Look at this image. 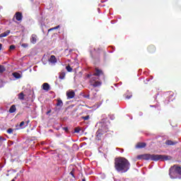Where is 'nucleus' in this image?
Segmentation results:
<instances>
[{
    "label": "nucleus",
    "instance_id": "1",
    "mask_svg": "<svg viewBox=\"0 0 181 181\" xmlns=\"http://www.w3.org/2000/svg\"><path fill=\"white\" fill-rule=\"evenodd\" d=\"M131 168V163L129 161L124 158L119 157L117 158L115 160V168L116 169L117 172L120 173H127V171Z\"/></svg>",
    "mask_w": 181,
    "mask_h": 181
},
{
    "label": "nucleus",
    "instance_id": "2",
    "mask_svg": "<svg viewBox=\"0 0 181 181\" xmlns=\"http://www.w3.org/2000/svg\"><path fill=\"white\" fill-rule=\"evenodd\" d=\"M139 158H142L144 160H170L172 157L170 156L165 155H159V154H144L143 156H139Z\"/></svg>",
    "mask_w": 181,
    "mask_h": 181
},
{
    "label": "nucleus",
    "instance_id": "3",
    "mask_svg": "<svg viewBox=\"0 0 181 181\" xmlns=\"http://www.w3.org/2000/svg\"><path fill=\"white\" fill-rule=\"evenodd\" d=\"M95 74L90 78V86H93V87H100L102 84L101 81L97 80H98V76L103 74V71L98 68H95Z\"/></svg>",
    "mask_w": 181,
    "mask_h": 181
},
{
    "label": "nucleus",
    "instance_id": "4",
    "mask_svg": "<svg viewBox=\"0 0 181 181\" xmlns=\"http://www.w3.org/2000/svg\"><path fill=\"white\" fill-rule=\"evenodd\" d=\"M169 175L171 179H181V167L176 165L171 167Z\"/></svg>",
    "mask_w": 181,
    "mask_h": 181
},
{
    "label": "nucleus",
    "instance_id": "5",
    "mask_svg": "<svg viewBox=\"0 0 181 181\" xmlns=\"http://www.w3.org/2000/svg\"><path fill=\"white\" fill-rule=\"evenodd\" d=\"M105 132H108V125H107V123L105 122H100V127L95 134L97 141H100L101 135H103V134H105Z\"/></svg>",
    "mask_w": 181,
    "mask_h": 181
},
{
    "label": "nucleus",
    "instance_id": "6",
    "mask_svg": "<svg viewBox=\"0 0 181 181\" xmlns=\"http://www.w3.org/2000/svg\"><path fill=\"white\" fill-rule=\"evenodd\" d=\"M30 43L33 45H36V42H37V35L36 34H33L30 37Z\"/></svg>",
    "mask_w": 181,
    "mask_h": 181
},
{
    "label": "nucleus",
    "instance_id": "7",
    "mask_svg": "<svg viewBox=\"0 0 181 181\" xmlns=\"http://www.w3.org/2000/svg\"><path fill=\"white\" fill-rule=\"evenodd\" d=\"M15 18H16V21H22V18H23V16H22V13L16 12L15 14Z\"/></svg>",
    "mask_w": 181,
    "mask_h": 181
},
{
    "label": "nucleus",
    "instance_id": "8",
    "mask_svg": "<svg viewBox=\"0 0 181 181\" xmlns=\"http://www.w3.org/2000/svg\"><path fill=\"white\" fill-rule=\"evenodd\" d=\"M66 95L68 98H74V95H76V93H74V91H68L66 92Z\"/></svg>",
    "mask_w": 181,
    "mask_h": 181
},
{
    "label": "nucleus",
    "instance_id": "9",
    "mask_svg": "<svg viewBox=\"0 0 181 181\" xmlns=\"http://www.w3.org/2000/svg\"><path fill=\"white\" fill-rule=\"evenodd\" d=\"M42 90H45V91H49V90H50V85L47 83H44L42 84Z\"/></svg>",
    "mask_w": 181,
    "mask_h": 181
},
{
    "label": "nucleus",
    "instance_id": "10",
    "mask_svg": "<svg viewBox=\"0 0 181 181\" xmlns=\"http://www.w3.org/2000/svg\"><path fill=\"white\" fill-rule=\"evenodd\" d=\"M49 62L50 63H57V59H56V57L54 55H52L49 59Z\"/></svg>",
    "mask_w": 181,
    "mask_h": 181
},
{
    "label": "nucleus",
    "instance_id": "11",
    "mask_svg": "<svg viewBox=\"0 0 181 181\" xmlns=\"http://www.w3.org/2000/svg\"><path fill=\"white\" fill-rule=\"evenodd\" d=\"M16 111V106L15 105H13L11 106L8 112H10V114H13V112H15Z\"/></svg>",
    "mask_w": 181,
    "mask_h": 181
},
{
    "label": "nucleus",
    "instance_id": "12",
    "mask_svg": "<svg viewBox=\"0 0 181 181\" xmlns=\"http://www.w3.org/2000/svg\"><path fill=\"white\" fill-rule=\"evenodd\" d=\"M18 100H21V101L25 100V94H23V92H21L18 95Z\"/></svg>",
    "mask_w": 181,
    "mask_h": 181
},
{
    "label": "nucleus",
    "instance_id": "13",
    "mask_svg": "<svg viewBox=\"0 0 181 181\" xmlns=\"http://www.w3.org/2000/svg\"><path fill=\"white\" fill-rule=\"evenodd\" d=\"M65 77H66V72L62 71L59 73V78H60V80H64Z\"/></svg>",
    "mask_w": 181,
    "mask_h": 181
},
{
    "label": "nucleus",
    "instance_id": "14",
    "mask_svg": "<svg viewBox=\"0 0 181 181\" xmlns=\"http://www.w3.org/2000/svg\"><path fill=\"white\" fill-rule=\"evenodd\" d=\"M177 144V141H173L172 140H167L165 141L166 145H176Z\"/></svg>",
    "mask_w": 181,
    "mask_h": 181
},
{
    "label": "nucleus",
    "instance_id": "15",
    "mask_svg": "<svg viewBox=\"0 0 181 181\" xmlns=\"http://www.w3.org/2000/svg\"><path fill=\"white\" fill-rule=\"evenodd\" d=\"M145 146H146V144H145V143H139L136 146V148H145Z\"/></svg>",
    "mask_w": 181,
    "mask_h": 181
},
{
    "label": "nucleus",
    "instance_id": "16",
    "mask_svg": "<svg viewBox=\"0 0 181 181\" xmlns=\"http://www.w3.org/2000/svg\"><path fill=\"white\" fill-rule=\"evenodd\" d=\"M9 33H11V30H7L6 32L1 33V37H6Z\"/></svg>",
    "mask_w": 181,
    "mask_h": 181
},
{
    "label": "nucleus",
    "instance_id": "17",
    "mask_svg": "<svg viewBox=\"0 0 181 181\" xmlns=\"http://www.w3.org/2000/svg\"><path fill=\"white\" fill-rule=\"evenodd\" d=\"M12 74L13 76L15 77V78H21V77H22V76H21V74L19 73L14 72Z\"/></svg>",
    "mask_w": 181,
    "mask_h": 181
},
{
    "label": "nucleus",
    "instance_id": "18",
    "mask_svg": "<svg viewBox=\"0 0 181 181\" xmlns=\"http://www.w3.org/2000/svg\"><path fill=\"white\" fill-rule=\"evenodd\" d=\"M148 50L150 53H153V52H155V46L151 45L148 47Z\"/></svg>",
    "mask_w": 181,
    "mask_h": 181
},
{
    "label": "nucleus",
    "instance_id": "19",
    "mask_svg": "<svg viewBox=\"0 0 181 181\" xmlns=\"http://www.w3.org/2000/svg\"><path fill=\"white\" fill-rule=\"evenodd\" d=\"M57 107H63V101L62 100H57Z\"/></svg>",
    "mask_w": 181,
    "mask_h": 181
},
{
    "label": "nucleus",
    "instance_id": "20",
    "mask_svg": "<svg viewBox=\"0 0 181 181\" xmlns=\"http://www.w3.org/2000/svg\"><path fill=\"white\" fill-rule=\"evenodd\" d=\"M5 141H6V139L0 136V146L2 145Z\"/></svg>",
    "mask_w": 181,
    "mask_h": 181
},
{
    "label": "nucleus",
    "instance_id": "21",
    "mask_svg": "<svg viewBox=\"0 0 181 181\" xmlns=\"http://www.w3.org/2000/svg\"><path fill=\"white\" fill-rule=\"evenodd\" d=\"M66 69L67 70V71H69V73H71V71H73V69L71 68V66H70V65H68L66 66Z\"/></svg>",
    "mask_w": 181,
    "mask_h": 181
},
{
    "label": "nucleus",
    "instance_id": "22",
    "mask_svg": "<svg viewBox=\"0 0 181 181\" xmlns=\"http://www.w3.org/2000/svg\"><path fill=\"white\" fill-rule=\"evenodd\" d=\"M5 70H6L5 66H4L3 65H0V73H4Z\"/></svg>",
    "mask_w": 181,
    "mask_h": 181
},
{
    "label": "nucleus",
    "instance_id": "23",
    "mask_svg": "<svg viewBox=\"0 0 181 181\" xmlns=\"http://www.w3.org/2000/svg\"><path fill=\"white\" fill-rule=\"evenodd\" d=\"M82 119H83L84 121H87V120L90 119V116L87 115L85 117H82Z\"/></svg>",
    "mask_w": 181,
    "mask_h": 181
},
{
    "label": "nucleus",
    "instance_id": "24",
    "mask_svg": "<svg viewBox=\"0 0 181 181\" xmlns=\"http://www.w3.org/2000/svg\"><path fill=\"white\" fill-rule=\"evenodd\" d=\"M13 129L12 128H9L8 130H7V133L8 134H13Z\"/></svg>",
    "mask_w": 181,
    "mask_h": 181
},
{
    "label": "nucleus",
    "instance_id": "25",
    "mask_svg": "<svg viewBox=\"0 0 181 181\" xmlns=\"http://www.w3.org/2000/svg\"><path fill=\"white\" fill-rule=\"evenodd\" d=\"M22 47L26 48L29 46V45L28 43H23L21 45Z\"/></svg>",
    "mask_w": 181,
    "mask_h": 181
},
{
    "label": "nucleus",
    "instance_id": "26",
    "mask_svg": "<svg viewBox=\"0 0 181 181\" xmlns=\"http://www.w3.org/2000/svg\"><path fill=\"white\" fill-rule=\"evenodd\" d=\"M25 125V122H21V123H20V125H19V127H20V128H23V126Z\"/></svg>",
    "mask_w": 181,
    "mask_h": 181
},
{
    "label": "nucleus",
    "instance_id": "27",
    "mask_svg": "<svg viewBox=\"0 0 181 181\" xmlns=\"http://www.w3.org/2000/svg\"><path fill=\"white\" fill-rule=\"evenodd\" d=\"M15 48H16L15 45H11L9 47L10 50H14Z\"/></svg>",
    "mask_w": 181,
    "mask_h": 181
},
{
    "label": "nucleus",
    "instance_id": "28",
    "mask_svg": "<svg viewBox=\"0 0 181 181\" xmlns=\"http://www.w3.org/2000/svg\"><path fill=\"white\" fill-rule=\"evenodd\" d=\"M75 132L76 133V134H78L79 132H80V129H78V128H75Z\"/></svg>",
    "mask_w": 181,
    "mask_h": 181
},
{
    "label": "nucleus",
    "instance_id": "29",
    "mask_svg": "<svg viewBox=\"0 0 181 181\" xmlns=\"http://www.w3.org/2000/svg\"><path fill=\"white\" fill-rule=\"evenodd\" d=\"M69 175H71L73 176L74 177H76L74 176V173L73 172V170L70 172Z\"/></svg>",
    "mask_w": 181,
    "mask_h": 181
},
{
    "label": "nucleus",
    "instance_id": "30",
    "mask_svg": "<svg viewBox=\"0 0 181 181\" xmlns=\"http://www.w3.org/2000/svg\"><path fill=\"white\" fill-rule=\"evenodd\" d=\"M132 97V95H127V96H126V98H127V100H129V98H131Z\"/></svg>",
    "mask_w": 181,
    "mask_h": 181
},
{
    "label": "nucleus",
    "instance_id": "31",
    "mask_svg": "<svg viewBox=\"0 0 181 181\" xmlns=\"http://www.w3.org/2000/svg\"><path fill=\"white\" fill-rule=\"evenodd\" d=\"M59 28H60V25H57L56 27H54V28H52V29H54V30L56 29H59Z\"/></svg>",
    "mask_w": 181,
    "mask_h": 181
},
{
    "label": "nucleus",
    "instance_id": "32",
    "mask_svg": "<svg viewBox=\"0 0 181 181\" xmlns=\"http://www.w3.org/2000/svg\"><path fill=\"white\" fill-rule=\"evenodd\" d=\"M110 119H115V116L112 115V116L110 117Z\"/></svg>",
    "mask_w": 181,
    "mask_h": 181
},
{
    "label": "nucleus",
    "instance_id": "33",
    "mask_svg": "<svg viewBox=\"0 0 181 181\" xmlns=\"http://www.w3.org/2000/svg\"><path fill=\"white\" fill-rule=\"evenodd\" d=\"M63 129H64L66 132H67V131H69V128H67V127H64Z\"/></svg>",
    "mask_w": 181,
    "mask_h": 181
},
{
    "label": "nucleus",
    "instance_id": "34",
    "mask_svg": "<svg viewBox=\"0 0 181 181\" xmlns=\"http://www.w3.org/2000/svg\"><path fill=\"white\" fill-rule=\"evenodd\" d=\"M143 115H144V113H142L141 112H140L139 113V115H140V117L142 116Z\"/></svg>",
    "mask_w": 181,
    "mask_h": 181
},
{
    "label": "nucleus",
    "instance_id": "35",
    "mask_svg": "<svg viewBox=\"0 0 181 181\" xmlns=\"http://www.w3.org/2000/svg\"><path fill=\"white\" fill-rule=\"evenodd\" d=\"M51 30H54V29H53V28H50V29L48 30V32H50Z\"/></svg>",
    "mask_w": 181,
    "mask_h": 181
},
{
    "label": "nucleus",
    "instance_id": "36",
    "mask_svg": "<svg viewBox=\"0 0 181 181\" xmlns=\"http://www.w3.org/2000/svg\"><path fill=\"white\" fill-rule=\"evenodd\" d=\"M0 50H2V44H0Z\"/></svg>",
    "mask_w": 181,
    "mask_h": 181
},
{
    "label": "nucleus",
    "instance_id": "37",
    "mask_svg": "<svg viewBox=\"0 0 181 181\" xmlns=\"http://www.w3.org/2000/svg\"><path fill=\"white\" fill-rule=\"evenodd\" d=\"M85 97H86V98H90V95H88Z\"/></svg>",
    "mask_w": 181,
    "mask_h": 181
},
{
    "label": "nucleus",
    "instance_id": "38",
    "mask_svg": "<svg viewBox=\"0 0 181 181\" xmlns=\"http://www.w3.org/2000/svg\"><path fill=\"white\" fill-rule=\"evenodd\" d=\"M82 181H86V178H83V179H82Z\"/></svg>",
    "mask_w": 181,
    "mask_h": 181
},
{
    "label": "nucleus",
    "instance_id": "39",
    "mask_svg": "<svg viewBox=\"0 0 181 181\" xmlns=\"http://www.w3.org/2000/svg\"><path fill=\"white\" fill-rule=\"evenodd\" d=\"M1 36H2L1 34H0V38L2 37Z\"/></svg>",
    "mask_w": 181,
    "mask_h": 181
},
{
    "label": "nucleus",
    "instance_id": "40",
    "mask_svg": "<svg viewBox=\"0 0 181 181\" xmlns=\"http://www.w3.org/2000/svg\"><path fill=\"white\" fill-rule=\"evenodd\" d=\"M150 107H153V105H151Z\"/></svg>",
    "mask_w": 181,
    "mask_h": 181
},
{
    "label": "nucleus",
    "instance_id": "41",
    "mask_svg": "<svg viewBox=\"0 0 181 181\" xmlns=\"http://www.w3.org/2000/svg\"><path fill=\"white\" fill-rule=\"evenodd\" d=\"M122 152H124V150H122Z\"/></svg>",
    "mask_w": 181,
    "mask_h": 181
}]
</instances>
